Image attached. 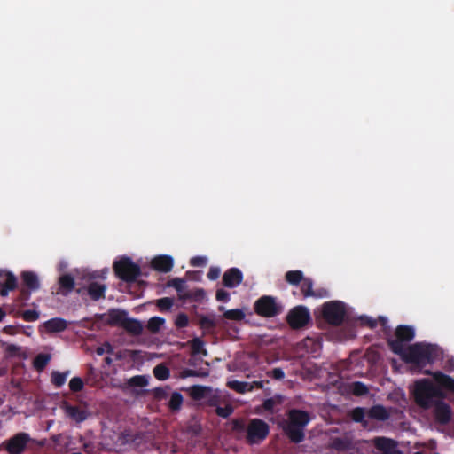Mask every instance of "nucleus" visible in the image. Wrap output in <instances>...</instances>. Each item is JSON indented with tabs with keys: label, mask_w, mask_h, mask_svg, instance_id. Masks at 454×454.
<instances>
[{
	"label": "nucleus",
	"mask_w": 454,
	"mask_h": 454,
	"mask_svg": "<svg viewBox=\"0 0 454 454\" xmlns=\"http://www.w3.org/2000/svg\"><path fill=\"white\" fill-rule=\"evenodd\" d=\"M207 259L205 256H194L191 258L190 264L192 267H204L207 265Z\"/></svg>",
	"instance_id": "48"
},
{
	"label": "nucleus",
	"mask_w": 454,
	"mask_h": 454,
	"mask_svg": "<svg viewBox=\"0 0 454 454\" xmlns=\"http://www.w3.org/2000/svg\"><path fill=\"white\" fill-rule=\"evenodd\" d=\"M186 275L190 279L198 281L200 278L201 271H187Z\"/></svg>",
	"instance_id": "57"
},
{
	"label": "nucleus",
	"mask_w": 454,
	"mask_h": 454,
	"mask_svg": "<svg viewBox=\"0 0 454 454\" xmlns=\"http://www.w3.org/2000/svg\"><path fill=\"white\" fill-rule=\"evenodd\" d=\"M114 270L116 276L127 282H134L141 275V269L138 264L132 262L129 257H121L114 263Z\"/></svg>",
	"instance_id": "4"
},
{
	"label": "nucleus",
	"mask_w": 454,
	"mask_h": 454,
	"mask_svg": "<svg viewBox=\"0 0 454 454\" xmlns=\"http://www.w3.org/2000/svg\"><path fill=\"white\" fill-rule=\"evenodd\" d=\"M350 391L356 396H363L365 395L369 390L365 384L360 381H356L350 385Z\"/></svg>",
	"instance_id": "37"
},
{
	"label": "nucleus",
	"mask_w": 454,
	"mask_h": 454,
	"mask_svg": "<svg viewBox=\"0 0 454 454\" xmlns=\"http://www.w3.org/2000/svg\"><path fill=\"white\" fill-rule=\"evenodd\" d=\"M105 363L108 365L112 364L113 363V359L110 357V356H106L105 359H104Z\"/></svg>",
	"instance_id": "63"
},
{
	"label": "nucleus",
	"mask_w": 454,
	"mask_h": 454,
	"mask_svg": "<svg viewBox=\"0 0 454 454\" xmlns=\"http://www.w3.org/2000/svg\"><path fill=\"white\" fill-rule=\"evenodd\" d=\"M223 317L229 320L240 321L245 317V313L239 309H234L225 311Z\"/></svg>",
	"instance_id": "39"
},
{
	"label": "nucleus",
	"mask_w": 454,
	"mask_h": 454,
	"mask_svg": "<svg viewBox=\"0 0 454 454\" xmlns=\"http://www.w3.org/2000/svg\"><path fill=\"white\" fill-rule=\"evenodd\" d=\"M21 317L26 322H35L39 318V312L34 309H27L22 312Z\"/></svg>",
	"instance_id": "43"
},
{
	"label": "nucleus",
	"mask_w": 454,
	"mask_h": 454,
	"mask_svg": "<svg viewBox=\"0 0 454 454\" xmlns=\"http://www.w3.org/2000/svg\"><path fill=\"white\" fill-rule=\"evenodd\" d=\"M19 350H20V348L14 344H9L6 347V351L11 355H16Z\"/></svg>",
	"instance_id": "58"
},
{
	"label": "nucleus",
	"mask_w": 454,
	"mask_h": 454,
	"mask_svg": "<svg viewBox=\"0 0 454 454\" xmlns=\"http://www.w3.org/2000/svg\"><path fill=\"white\" fill-rule=\"evenodd\" d=\"M304 274L301 270H289L285 275L286 281L293 286H298L304 278Z\"/></svg>",
	"instance_id": "30"
},
{
	"label": "nucleus",
	"mask_w": 454,
	"mask_h": 454,
	"mask_svg": "<svg viewBox=\"0 0 454 454\" xmlns=\"http://www.w3.org/2000/svg\"><path fill=\"white\" fill-rule=\"evenodd\" d=\"M183 401V395L178 392H174L171 395V397L168 402L169 409L173 411H179L182 406Z\"/></svg>",
	"instance_id": "36"
},
{
	"label": "nucleus",
	"mask_w": 454,
	"mask_h": 454,
	"mask_svg": "<svg viewBox=\"0 0 454 454\" xmlns=\"http://www.w3.org/2000/svg\"><path fill=\"white\" fill-rule=\"evenodd\" d=\"M243 273L239 268H230L223 275L222 283L227 288H234L241 284Z\"/></svg>",
	"instance_id": "14"
},
{
	"label": "nucleus",
	"mask_w": 454,
	"mask_h": 454,
	"mask_svg": "<svg viewBox=\"0 0 454 454\" xmlns=\"http://www.w3.org/2000/svg\"><path fill=\"white\" fill-rule=\"evenodd\" d=\"M87 294L93 301H98L100 299L105 298V293L106 290V286L104 284H99L98 282H91L86 288Z\"/></svg>",
	"instance_id": "19"
},
{
	"label": "nucleus",
	"mask_w": 454,
	"mask_h": 454,
	"mask_svg": "<svg viewBox=\"0 0 454 454\" xmlns=\"http://www.w3.org/2000/svg\"><path fill=\"white\" fill-rule=\"evenodd\" d=\"M23 285L29 291H37L40 288V281L37 275L33 271H23L21 273Z\"/></svg>",
	"instance_id": "18"
},
{
	"label": "nucleus",
	"mask_w": 454,
	"mask_h": 454,
	"mask_svg": "<svg viewBox=\"0 0 454 454\" xmlns=\"http://www.w3.org/2000/svg\"><path fill=\"white\" fill-rule=\"evenodd\" d=\"M249 384H251L253 386V390L254 388L256 389H262L263 387V385H264V381L262 380H260V381H253V382H249Z\"/></svg>",
	"instance_id": "61"
},
{
	"label": "nucleus",
	"mask_w": 454,
	"mask_h": 454,
	"mask_svg": "<svg viewBox=\"0 0 454 454\" xmlns=\"http://www.w3.org/2000/svg\"><path fill=\"white\" fill-rule=\"evenodd\" d=\"M333 448L337 450H346L349 448V442L343 438H335L333 442Z\"/></svg>",
	"instance_id": "45"
},
{
	"label": "nucleus",
	"mask_w": 454,
	"mask_h": 454,
	"mask_svg": "<svg viewBox=\"0 0 454 454\" xmlns=\"http://www.w3.org/2000/svg\"><path fill=\"white\" fill-rule=\"evenodd\" d=\"M153 375L159 380H166L170 376V371L164 364H159L153 368Z\"/></svg>",
	"instance_id": "33"
},
{
	"label": "nucleus",
	"mask_w": 454,
	"mask_h": 454,
	"mask_svg": "<svg viewBox=\"0 0 454 454\" xmlns=\"http://www.w3.org/2000/svg\"><path fill=\"white\" fill-rule=\"evenodd\" d=\"M275 405V402L272 398H268L263 402V408L265 411H272Z\"/></svg>",
	"instance_id": "56"
},
{
	"label": "nucleus",
	"mask_w": 454,
	"mask_h": 454,
	"mask_svg": "<svg viewBox=\"0 0 454 454\" xmlns=\"http://www.w3.org/2000/svg\"><path fill=\"white\" fill-rule=\"evenodd\" d=\"M155 394H156V396L162 397L165 395V392L162 388H156Z\"/></svg>",
	"instance_id": "62"
},
{
	"label": "nucleus",
	"mask_w": 454,
	"mask_h": 454,
	"mask_svg": "<svg viewBox=\"0 0 454 454\" xmlns=\"http://www.w3.org/2000/svg\"><path fill=\"white\" fill-rule=\"evenodd\" d=\"M215 298L218 301L227 302L230 300V294L223 289H218L215 294Z\"/></svg>",
	"instance_id": "51"
},
{
	"label": "nucleus",
	"mask_w": 454,
	"mask_h": 454,
	"mask_svg": "<svg viewBox=\"0 0 454 454\" xmlns=\"http://www.w3.org/2000/svg\"><path fill=\"white\" fill-rule=\"evenodd\" d=\"M184 279L183 278H175L171 280H169L167 284L168 286H171V287H174L176 292L178 293V295L180 296L181 294H184V292H186L184 290Z\"/></svg>",
	"instance_id": "40"
},
{
	"label": "nucleus",
	"mask_w": 454,
	"mask_h": 454,
	"mask_svg": "<svg viewBox=\"0 0 454 454\" xmlns=\"http://www.w3.org/2000/svg\"><path fill=\"white\" fill-rule=\"evenodd\" d=\"M266 374L277 380H281L285 378V372L281 368H274L271 371L267 372Z\"/></svg>",
	"instance_id": "49"
},
{
	"label": "nucleus",
	"mask_w": 454,
	"mask_h": 454,
	"mask_svg": "<svg viewBox=\"0 0 454 454\" xmlns=\"http://www.w3.org/2000/svg\"><path fill=\"white\" fill-rule=\"evenodd\" d=\"M247 426L244 419H234L231 421V431L236 434H247Z\"/></svg>",
	"instance_id": "38"
},
{
	"label": "nucleus",
	"mask_w": 454,
	"mask_h": 454,
	"mask_svg": "<svg viewBox=\"0 0 454 454\" xmlns=\"http://www.w3.org/2000/svg\"><path fill=\"white\" fill-rule=\"evenodd\" d=\"M270 433L269 425L261 419H251L247 425L246 440L250 445L259 444Z\"/></svg>",
	"instance_id": "7"
},
{
	"label": "nucleus",
	"mask_w": 454,
	"mask_h": 454,
	"mask_svg": "<svg viewBox=\"0 0 454 454\" xmlns=\"http://www.w3.org/2000/svg\"><path fill=\"white\" fill-rule=\"evenodd\" d=\"M50 360L51 356L49 354L41 353L35 357L33 365L38 372H42L47 366Z\"/></svg>",
	"instance_id": "32"
},
{
	"label": "nucleus",
	"mask_w": 454,
	"mask_h": 454,
	"mask_svg": "<svg viewBox=\"0 0 454 454\" xmlns=\"http://www.w3.org/2000/svg\"><path fill=\"white\" fill-rule=\"evenodd\" d=\"M34 442L29 434L20 432L4 441L1 449L8 454H23L27 446Z\"/></svg>",
	"instance_id": "6"
},
{
	"label": "nucleus",
	"mask_w": 454,
	"mask_h": 454,
	"mask_svg": "<svg viewBox=\"0 0 454 454\" xmlns=\"http://www.w3.org/2000/svg\"><path fill=\"white\" fill-rule=\"evenodd\" d=\"M58 284L57 294L67 296L74 289V278L69 273L63 274L59 278Z\"/></svg>",
	"instance_id": "16"
},
{
	"label": "nucleus",
	"mask_w": 454,
	"mask_h": 454,
	"mask_svg": "<svg viewBox=\"0 0 454 454\" xmlns=\"http://www.w3.org/2000/svg\"><path fill=\"white\" fill-rule=\"evenodd\" d=\"M196 377H207L209 375V372L208 370L207 369H200V370H196Z\"/></svg>",
	"instance_id": "60"
},
{
	"label": "nucleus",
	"mask_w": 454,
	"mask_h": 454,
	"mask_svg": "<svg viewBox=\"0 0 454 454\" xmlns=\"http://www.w3.org/2000/svg\"><path fill=\"white\" fill-rule=\"evenodd\" d=\"M17 286L18 280L12 272L0 270V295L7 296L9 292L15 290Z\"/></svg>",
	"instance_id": "13"
},
{
	"label": "nucleus",
	"mask_w": 454,
	"mask_h": 454,
	"mask_svg": "<svg viewBox=\"0 0 454 454\" xmlns=\"http://www.w3.org/2000/svg\"><path fill=\"white\" fill-rule=\"evenodd\" d=\"M403 362L422 369L434 364L440 356V348L436 345L417 342L409 346L399 355Z\"/></svg>",
	"instance_id": "2"
},
{
	"label": "nucleus",
	"mask_w": 454,
	"mask_h": 454,
	"mask_svg": "<svg viewBox=\"0 0 454 454\" xmlns=\"http://www.w3.org/2000/svg\"><path fill=\"white\" fill-rule=\"evenodd\" d=\"M283 306L270 295L260 297L254 304V312L262 317H275L283 312Z\"/></svg>",
	"instance_id": "5"
},
{
	"label": "nucleus",
	"mask_w": 454,
	"mask_h": 454,
	"mask_svg": "<svg viewBox=\"0 0 454 454\" xmlns=\"http://www.w3.org/2000/svg\"><path fill=\"white\" fill-rule=\"evenodd\" d=\"M174 301L169 297H164L156 301V305L160 311H168L173 306Z\"/></svg>",
	"instance_id": "41"
},
{
	"label": "nucleus",
	"mask_w": 454,
	"mask_h": 454,
	"mask_svg": "<svg viewBox=\"0 0 454 454\" xmlns=\"http://www.w3.org/2000/svg\"><path fill=\"white\" fill-rule=\"evenodd\" d=\"M374 447L381 454H403L399 450L397 442L384 436H378L372 440Z\"/></svg>",
	"instance_id": "11"
},
{
	"label": "nucleus",
	"mask_w": 454,
	"mask_h": 454,
	"mask_svg": "<svg viewBox=\"0 0 454 454\" xmlns=\"http://www.w3.org/2000/svg\"><path fill=\"white\" fill-rule=\"evenodd\" d=\"M313 280L309 278H304L301 283V292L304 297H323V294L313 290Z\"/></svg>",
	"instance_id": "24"
},
{
	"label": "nucleus",
	"mask_w": 454,
	"mask_h": 454,
	"mask_svg": "<svg viewBox=\"0 0 454 454\" xmlns=\"http://www.w3.org/2000/svg\"><path fill=\"white\" fill-rule=\"evenodd\" d=\"M221 274V270L218 267L212 266L210 267L207 272V278L210 280H216Z\"/></svg>",
	"instance_id": "52"
},
{
	"label": "nucleus",
	"mask_w": 454,
	"mask_h": 454,
	"mask_svg": "<svg viewBox=\"0 0 454 454\" xmlns=\"http://www.w3.org/2000/svg\"><path fill=\"white\" fill-rule=\"evenodd\" d=\"M310 421L309 414L301 410L288 411L287 420L283 425V432L293 443H300L305 439V427Z\"/></svg>",
	"instance_id": "3"
},
{
	"label": "nucleus",
	"mask_w": 454,
	"mask_h": 454,
	"mask_svg": "<svg viewBox=\"0 0 454 454\" xmlns=\"http://www.w3.org/2000/svg\"><path fill=\"white\" fill-rule=\"evenodd\" d=\"M5 317V312L3 310L2 308H0V322L4 319Z\"/></svg>",
	"instance_id": "64"
},
{
	"label": "nucleus",
	"mask_w": 454,
	"mask_h": 454,
	"mask_svg": "<svg viewBox=\"0 0 454 454\" xmlns=\"http://www.w3.org/2000/svg\"><path fill=\"white\" fill-rule=\"evenodd\" d=\"M127 317V311L121 309H111L108 312L107 323L110 325H118L122 327Z\"/></svg>",
	"instance_id": "20"
},
{
	"label": "nucleus",
	"mask_w": 454,
	"mask_h": 454,
	"mask_svg": "<svg viewBox=\"0 0 454 454\" xmlns=\"http://www.w3.org/2000/svg\"><path fill=\"white\" fill-rule=\"evenodd\" d=\"M68 375H69V371H67L64 372L54 371L51 373V382L57 387H60L65 384Z\"/></svg>",
	"instance_id": "35"
},
{
	"label": "nucleus",
	"mask_w": 454,
	"mask_h": 454,
	"mask_svg": "<svg viewBox=\"0 0 454 454\" xmlns=\"http://www.w3.org/2000/svg\"><path fill=\"white\" fill-rule=\"evenodd\" d=\"M164 323V318L160 317H153L152 318L149 319L146 326L151 333H156L160 330Z\"/></svg>",
	"instance_id": "34"
},
{
	"label": "nucleus",
	"mask_w": 454,
	"mask_h": 454,
	"mask_svg": "<svg viewBox=\"0 0 454 454\" xmlns=\"http://www.w3.org/2000/svg\"><path fill=\"white\" fill-rule=\"evenodd\" d=\"M189 324L188 316L185 313H179L175 320L177 328L186 327Z\"/></svg>",
	"instance_id": "47"
},
{
	"label": "nucleus",
	"mask_w": 454,
	"mask_h": 454,
	"mask_svg": "<svg viewBox=\"0 0 454 454\" xmlns=\"http://www.w3.org/2000/svg\"><path fill=\"white\" fill-rule=\"evenodd\" d=\"M365 417L364 409L356 407L351 411V418L356 422H362Z\"/></svg>",
	"instance_id": "46"
},
{
	"label": "nucleus",
	"mask_w": 454,
	"mask_h": 454,
	"mask_svg": "<svg viewBox=\"0 0 454 454\" xmlns=\"http://www.w3.org/2000/svg\"><path fill=\"white\" fill-rule=\"evenodd\" d=\"M360 320L363 325H366L371 329L375 328L378 325V322L381 325L384 330L387 327V319L384 317H379L378 319H374L372 317L364 316L360 317Z\"/></svg>",
	"instance_id": "28"
},
{
	"label": "nucleus",
	"mask_w": 454,
	"mask_h": 454,
	"mask_svg": "<svg viewBox=\"0 0 454 454\" xmlns=\"http://www.w3.org/2000/svg\"><path fill=\"white\" fill-rule=\"evenodd\" d=\"M443 400L444 399H439L433 405V407H434V418L436 421L441 425L448 424L450 421L452 415L450 406Z\"/></svg>",
	"instance_id": "12"
},
{
	"label": "nucleus",
	"mask_w": 454,
	"mask_h": 454,
	"mask_svg": "<svg viewBox=\"0 0 454 454\" xmlns=\"http://www.w3.org/2000/svg\"><path fill=\"white\" fill-rule=\"evenodd\" d=\"M216 321L214 315L206 316L200 315L199 316V325L204 331L209 332L216 327Z\"/></svg>",
	"instance_id": "27"
},
{
	"label": "nucleus",
	"mask_w": 454,
	"mask_h": 454,
	"mask_svg": "<svg viewBox=\"0 0 454 454\" xmlns=\"http://www.w3.org/2000/svg\"><path fill=\"white\" fill-rule=\"evenodd\" d=\"M234 411L233 407L231 404H227L224 407H216L215 413L222 418H228L230 417Z\"/></svg>",
	"instance_id": "44"
},
{
	"label": "nucleus",
	"mask_w": 454,
	"mask_h": 454,
	"mask_svg": "<svg viewBox=\"0 0 454 454\" xmlns=\"http://www.w3.org/2000/svg\"><path fill=\"white\" fill-rule=\"evenodd\" d=\"M196 370L192 369H184L181 372L180 376L182 379H185L188 377H196Z\"/></svg>",
	"instance_id": "53"
},
{
	"label": "nucleus",
	"mask_w": 454,
	"mask_h": 454,
	"mask_svg": "<svg viewBox=\"0 0 454 454\" xmlns=\"http://www.w3.org/2000/svg\"><path fill=\"white\" fill-rule=\"evenodd\" d=\"M311 321L310 312L307 307L298 305L289 310L286 322L292 329L303 328Z\"/></svg>",
	"instance_id": "10"
},
{
	"label": "nucleus",
	"mask_w": 454,
	"mask_h": 454,
	"mask_svg": "<svg viewBox=\"0 0 454 454\" xmlns=\"http://www.w3.org/2000/svg\"><path fill=\"white\" fill-rule=\"evenodd\" d=\"M84 383L80 377H74L69 381V388L72 392H79L82 390Z\"/></svg>",
	"instance_id": "42"
},
{
	"label": "nucleus",
	"mask_w": 454,
	"mask_h": 454,
	"mask_svg": "<svg viewBox=\"0 0 454 454\" xmlns=\"http://www.w3.org/2000/svg\"><path fill=\"white\" fill-rule=\"evenodd\" d=\"M395 340L388 339L387 345L390 350L395 355H403L406 348L403 342H410L414 339L415 332L412 326L398 325L395 329Z\"/></svg>",
	"instance_id": "8"
},
{
	"label": "nucleus",
	"mask_w": 454,
	"mask_h": 454,
	"mask_svg": "<svg viewBox=\"0 0 454 454\" xmlns=\"http://www.w3.org/2000/svg\"><path fill=\"white\" fill-rule=\"evenodd\" d=\"M32 291H29V289H21L20 290V297L23 301H27L30 298V294Z\"/></svg>",
	"instance_id": "59"
},
{
	"label": "nucleus",
	"mask_w": 454,
	"mask_h": 454,
	"mask_svg": "<svg viewBox=\"0 0 454 454\" xmlns=\"http://www.w3.org/2000/svg\"><path fill=\"white\" fill-rule=\"evenodd\" d=\"M426 375H432L437 385L429 379H421L414 383L413 396L415 403L421 408L427 410L433 407L439 399H445L444 390L454 394V379L442 372H431L426 370Z\"/></svg>",
	"instance_id": "1"
},
{
	"label": "nucleus",
	"mask_w": 454,
	"mask_h": 454,
	"mask_svg": "<svg viewBox=\"0 0 454 454\" xmlns=\"http://www.w3.org/2000/svg\"><path fill=\"white\" fill-rule=\"evenodd\" d=\"M228 387L239 394L253 391V386L249 382L232 380L228 382Z\"/></svg>",
	"instance_id": "29"
},
{
	"label": "nucleus",
	"mask_w": 454,
	"mask_h": 454,
	"mask_svg": "<svg viewBox=\"0 0 454 454\" xmlns=\"http://www.w3.org/2000/svg\"><path fill=\"white\" fill-rule=\"evenodd\" d=\"M368 417L373 419L385 421L388 419L389 413L382 405H374L368 411Z\"/></svg>",
	"instance_id": "23"
},
{
	"label": "nucleus",
	"mask_w": 454,
	"mask_h": 454,
	"mask_svg": "<svg viewBox=\"0 0 454 454\" xmlns=\"http://www.w3.org/2000/svg\"><path fill=\"white\" fill-rule=\"evenodd\" d=\"M152 267L160 272H169L174 265L173 258L169 255H159L152 260Z\"/></svg>",
	"instance_id": "17"
},
{
	"label": "nucleus",
	"mask_w": 454,
	"mask_h": 454,
	"mask_svg": "<svg viewBox=\"0 0 454 454\" xmlns=\"http://www.w3.org/2000/svg\"><path fill=\"white\" fill-rule=\"evenodd\" d=\"M322 315L328 324L340 325L346 316L345 305L340 301L325 302L323 305Z\"/></svg>",
	"instance_id": "9"
},
{
	"label": "nucleus",
	"mask_w": 454,
	"mask_h": 454,
	"mask_svg": "<svg viewBox=\"0 0 454 454\" xmlns=\"http://www.w3.org/2000/svg\"><path fill=\"white\" fill-rule=\"evenodd\" d=\"M190 346L192 356H195L197 355L207 356V350L204 348V341L200 338H193L190 341Z\"/></svg>",
	"instance_id": "26"
},
{
	"label": "nucleus",
	"mask_w": 454,
	"mask_h": 454,
	"mask_svg": "<svg viewBox=\"0 0 454 454\" xmlns=\"http://www.w3.org/2000/svg\"><path fill=\"white\" fill-rule=\"evenodd\" d=\"M209 393H211V387L200 385H194L190 390V395L195 401L207 398Z\"/></svg>",
	"instance_id": "25"
},
{
	"label": "nucleus",
	"mask_w": 454,
	"mask_h": 454,
	"mask_svg": "<svg viewBox=\"0 0 454 454\" xmlns=\"http://www.w3.org/2000/svg\"><path fill=\"white\" fill-rule=\"evenodd\" d=\"M44 326L49 333H60L67 329V323L63 318L55 317L46 321Z\"/></svg>",
	"instance_id": "21"
},
{
	"label": "nucleus",
	"mask_w": 454,
	"mask_h": 454,
	"mask_svg": "<svg viewBox=\"0 0 454 454\" xmlns=\"http://www.w3.org/2000/svg\"><path fill=\"white\" fill-rule=\"evenodd\" d=\"M62 408L66 415L76 423H82L88 419V411L79 406L72 405L66 402L63 403Z\"/></svg>",
	"instance_id": "15"
},
{
	"label": "nucleus",
	"mask_w": 454,
	"mask_h": 454,
	"mask_svg": "<svg viewBox=\"0 0 454 454\" xmlns=\"http://www.w3.org/2000/svg\"><path fill=\"white\" fill-rule=\"evenodd\" d=\"M205 291L202 288H197L195 290H188L180 295V299L184 301H198L204 298Z\"/></svg>",
	"instance_id": "31"
},
{
	"label": "nucleus",
	"mask_w": 454,
	"mask_h": 454,
	"mask_svg": "<svg viewBox=\"0 0 454 454\" xmlns=\"http://www.w3.org/2000/svg\"><path fill=\"white\" fill-rule=\"evenodd\" d=\"M96 353L98 356H103L105 353L113 354L114 348L110 343L106 342L104 345L99 346L96 348Z\"/></svg>",
	"instance_id": "50"
},
{
	"label": "nucleus",
	"mask_w": 454,
	"mask_h": 454,
	"mask_svg": "<svg viewBox=\"0 0 454 454\" xmlns=\"http://www.w3.org/2000/svg\"><path fill=\"white\" fill-rule=\"evenodd\" d=\"M132 382L139 387H145L146 385V380L143 376H136L132 378Z\"/></svg>",
	"instance_id": "55"
},
{
	"label": "nucleus",
	"mask_w": 454,
	"mask_h": 454,
	"mask_svg": "<svg viewBox=\"0 0 454 454\" xmlns=\"http://www.w3.org/2000/svg\"><path fill=\"white\" fill-rule=\"evenodd\" d=\"M122 328L129 333L135 336L140 335L143 332L142 323L137 319L129 318V317L125 320Z\"/></svg>",
	"instance_id": "22"
},
{
	"label": "nucleus",
	"mask_w": 454,
	"mask_h": 454,
	"mask_svg": "<svg viewBox=\"0 0 454 454\" xmlns=\"http://www.w3.org/2000/svg\"><path fill=\"white\" fill-rule=\"evenodd\" d=\"M206 403L210 407H218L219 398L216 395L209 396L206 401Z\"/></svg>",
	"instance_id": "54"
}]
</instances>
